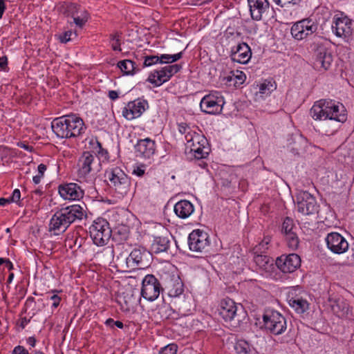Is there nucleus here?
<instances>
[{
    "label": "nucleus",
    "mask_w": 354,
    "mask_h": 354,
    "mask_svg": "<svg viewBox=\"0 0 354 354\" xmlns=\"http://www.w3.org/2000/svg\"><path fill=\"white\" fill-rule=\"evenodd\" d=\"M317 26L311 20L304 19L295 23L291 27V35L297 40H302L313 35Z\"/></svg>",
    "instance_id": "f8f14e48"
},
{
    "label": "nucleus",
    "mask_w": 354,
    "mask_h": 354,
    "mask_svg": "<svg viewBox=\"0 0 354 354\" xmlns=\"http://www.w3.org/2000/svg\"><path fill=\"white\" fill-rule=\"evenodd\" d=\"M28 344L31 346L32 347H34L36 344V339L33 337H30L28 339Z\"/></svg>",
    "instance_id": "5fc2aeb1"
},
{
    "label": "nucleus",
    "mask_w": 354,
    "mask_h": 354,
    "mask_svg": "<svg viewBox=\"0 0 354 354\" xmlns=\"http://www.w3.org/2000/svg\"><path fill=\"white\" fill-rule=\"evenodd\" d=\"M88 13L84 9L77 11L73 13V21L77 26L80 28L83 27L84 25L88 19Z\"/></svg>",
    "instance_id": "2f4dec72"
},
{
    "label": "nucleus",
    "mask_w": 354,
    "mask_h": 354,
    "mask_svg": "<svg viewBox=\"0 0 354 354\" xmlns=\"http://www.w3.org/2000/svg\"><path fill=\"white\" fill-rule=\"evenodd\" d=\"M177 348L176 344H170L162 348L159 352V354H176Z\"/></svg>",
    "instance_id": "ea45409f"
},
{
    "label": "nucleus",
    "mask_w": 354,
    "mask_h": 354,
    "mask_svg": "<svg viewBox=\"0 0 354 354\" xmlns=\"http://www.w3.org/2000/svg\"><path fill=\"white\" fill-rule=\"evenodd\" d=\"M109 97L112 100H116L118 97V92L115 91H110L109 92Z\"/></svg>",
    "instance_id": "864d4df0"
},
{
    "label": "nucleus",
    "mask_w": 354,
    "mask_h": 354,
    "mask_svg": "<svg viewBox=\"0 0 354 354\" xmlns=\"http://www.w3.org/2000/svg\"><path fill=\"white\" fill-rule=\"evenodd\" d=\"M72 35L71 31H66L59 37V41L62 43H66L71 40V36Z\"/></svg>",
    "instance_id": "37998d69"
},
{
    "label": "nucleus",
    "mask_w": 354,
    "mask_h": 354,
    "mask_svg": "<svg viewBox=\"0 0 354 354\" xmlns=\"http://www.w3.org/2000/svg\"><path fill=\"white\" fill-rule=\"evenodd\" d=\"M297 227L294 225L293 220L289 217H286L282 224V232L286 236L288 246L290 249L295 250L299 245V238L295 232Z\"/></svg>",
    "instance_id": "a211bd4d"
},
{
    "label": "nucleus",
    "mask_w": 354,
    "mask_h": 354,
    "mask_svg": "<svg viewBox=\"0 0 354 354\" xmlns=\"http://www.w3.org/2000/svg\"><path fill=\"white\" fill-rule=\"evenodd\" d=\"M181 68L178 64L166 66L160 70L154 71L151 73L147 78V81L156 86H160L163 83L169 80V79Z\"/></svg>",
    "instance_id": "1a4fd4ad"
},
{
    "label": "nucleus",
    "mask_w": 354,
    "mask_h": 354,
    "mask_svg": "<svg viewBox=\"0 0 354 354\" xmlns=\"http://www.w3.org/2000/svg\"><path fill=\"white\" fill-rule=\"evenodd\" d=\"M8 65V59L6 57H2L0 58V68L5 70Z\"/></svg>",
    "instance_id": "8fccbe9b"
},
{
    "label": "nucleus",
    "mask_w": 354,
    "mask_h": 354,
    "mask_svg": "<svg viewBox=\"0 0 354 354\" xmlns=\"http://www.w3.org/2000/svg\"><path fill=\"white\" fill-rule=\"evenodd\" d=\"M90 143L94 145L93 149H95V152L100 153V150L102 149L101 144L97 140H92L90 142Z\"/></svg>",
    "instance_id": "09e8293b"
},
{
    "label": "nucleus",
    "mask_w": 354,
    "mask_h": 354,
    "mask_svg": "<svg viewBox=\"0 0 354 354\" xmlns=\"http://www.w3.org/2000/svg\"><path fill=\"white\" fill-rule=\"evenodd\" d=\"M269 240H266V241H263L260 244H259V247L262 246L263 247L264 245H267L268 243H269Z\"/></svg>",
    "instance_id": "680f3d73"
},
{
    "label": "nucleus",
    "mask_w": 354,
    "mask_h": 354,
    "mask_svg": "<svg viewBox=\"0 0 354 354\" xmlns=\"http://www.w3.org/2000/svg\"><path fill=\"white\" fill-rule=\"evenodd\" d=\"M184 133H186V150H189V152L197 159L205 158L209 151L207 139L201 133L195 131L186 132L185 128Z\"/></svg>",
    "instance_id": "20e7f679"
},
{
    "label": "nucleus",
    "mask_w": 354,
    "mask_h": 354,
    "mask_svg": "<svg viewBox=\"0 0 354 354\" xmlns=\"http://www.w3.org/2000/svg\"><path fill=\"white\" fill-rule=\"evenodd\" d=\"M148 108L146 100H134L129 102L122 109V115L128 120L139 118Z\"/></svg>",
    "instance_id": "f3484780"
},
{
    "label": "nucleus",
    "mask_w": 354,
    "mask_h": 354,
    "mask_svg": "<svg viewBox=\"0 0 354 354\" xmlns=\"http://www.w3.org/2000/svg\"><path fill=\"white\" fill-rule=\"evenodd\" d=\"M21 147L26 150H29V148H30L28 145H26L25 144H21Z\"/></svg>",
    "instance_id": "0e129e2a"
},
{
    "label": "nucleus",
    "mask_w": 354,
    "mask_h": 354,
    "mask_svg": "<svg viewBox=\"0 0 354 354\" xmlns=\"http://www.w3.org/2000/svg\"><path fill=\"white\" fill-rule=\"evenodd\" d=\"M264 327L270 333L279 335L287 328L285 317L277 311H268L263 316Z\"/></svg>",
    "instance_id": "0eeeda50"
},
{
    "label": "nucleus",
    "mask_w": 354,
    "mask_h": 354,
    "mask_svg": "<svg viewBox=\"0 0 354 354\" xmlns=\"http://www.w3.org/2000/svg\"><path fill=\"white\" fill-rule=\"evenodd\" d=\"M252 57L250 46L246 43L239 44L235 50L231 54V59L233 62L239 64H247Z\"/></svg>",
    "instance_id": "b1692460"
},
{
    "label": "nucleus",
    "mask_w": 354,
    "mask_h": 354,
    "mask_svg": "<svg viewBox=\"0 0 354 354\" xmlns=\"http://www.w3.org/2000/svg\"><path fill=\"white\" fill-rule=\"evenodd\" d=\"M352 21L346 17L335 18L332 28L337 37H347L352 33Z\"/></svg>",
    "instance_id": "5701e85b"
},
{
    "label": "nucleus",
    "mask_w": 354,
    "mask_h": 354,
    "mask_svg": "<svg viewBox=\"0 0 354 354\" xmlns=\"http://www.w3.org/2000/svg\"><path fill=\"white\" fill-rule=\"evenodd\" d=\"M333 62V57L328 50L324 46H319L315 51L313 66L317 71H326Z\"/></svg>",
    "instance_id": "2eb2a0df"
},
{
    "label": "nucleus",
    "mask_w": 354,
    "mask_h": 354,
    "mask_svg": "<svg viewBox=\"0 0 354 354\" xmlns=\"http://www.w3.org/2000/svg\"><path fill=\"white\" fill-rule=\"evenodd\" d=\"M6 259L0 258V266L5 263Z\"/></svg>",
    "instance_id": "338daca9"
},
{
    "label": "nucleus",
    "mask_w": 354,
    "mask_h": 354,
    "mask_svg": "<svg viewBox=\"0 0 354 354\" xmlns=\"http://www.w3.org/2000/svg\"><path fill=\"white\" fill-rule=\"evenodd\" d=\"M120 35L115 32L111 35V45L112 49L115 51H121L120 48Z\"/></svg>",
    "instance_id": "58836bf2"
},
{
    "label": "nucleus",
    "mask_w": 354,
    "mask_h": 354,
    "mask_svg": "<svg viewBox=\"0 0 354 354\" xmlns=\"http://www.w3.org/2000/svg\"><path fill=\"white\" fill-rule=\"evenodd\" d=\"M30 319H27L26 317H20L17 322V324L21 328H24L30 322Z\"/></svg>",
    "instance_id": "c03bdc74"
},
{
    "label": "nucleus",
    "mask_w": 354,
    "mask_h": 354,
    "mask_svg": "<svg viewBox=\"0 0 354 354\" xmlns=\"http://www.w3.org/2000/svg\"><path fill=\"white\" fill-rule=\"evenodd\" d=\"M12 354H28V352L23 346H18L15 348Z\"/></svg>",
    "instance_id": "a18cd8bd"
},
{
    "label": "nucleus",
    "mask_w": 354,
    "mask_h": 354,
    "mask_svg": "<svg viewBox=\"0 0 354 354\" xmlns=\"http://www.w3.org/2000/svg\"><path fill=\"white\" fill-rule=\"evenodd\" d=\"M224 104V98L221 94L218 91H212L202 98L200 107L203 112L215 115L222 111Z\"/></svg>",
    "instance_id": "6e6552de"
},
{
    "label": "nucleus",
    "mask_w": 354,
    "mask_h": 354,
    "mask_svg": "<svg viewBox=\"0 0 354 354\" xmlns=\"http://www.w3.org/2000/svg\"><path fill=\"white\" fill-rule=\"evenodd\" d=\"M329 302L333 312L337 317H345L348 315L350 312L349 304L343 297L330 298Z\"/></svg>",
    "instance_id": "a878e982"
},
{
    "label": "nucleus",
    "mask_w": 354,
    "mask_h": 354,
    "mask_svg": "<svg viewBox=\"0 0 354 354\" xmlns=\"http://www.w3.org/2000/svg\"><path fill=\"white\" fill-rule=\"evenodd\" d=\"M141 295L148 301H154L160 295L161 286L158 280L152 274H148L142 279Z\"/></svg>",
    "instance_id": "9b49d317"
},
{
    "label": "nucleus",
    "mask_w": 354,
    "mask_h": 354,
    "mask_svg": "<svg viewBox=\"0 0 354 354\" xmlns=\"http://www.w3.org/2000/svg\"><path fill=\"white\" fill-rule=\"evenodd\" d=\"M89 233L93 243L97 246L106 245L111 236L109 223L102 218L94 221L89 228Z\"/></svg>",
    "instance_id": "423d86ee"
},
{
    "label": "nucleus",
    "mask_w": 354,
    "mask_h": 354,
    "mask_svg": "<svg viewBox=\"0 0 354 354\" xmlns=\"http://www.w3.org/2000/svg\"><path fill=\"white\" fill-rule=\"evenodd\" d=\"M6 7L4 0H0V19L2 18Z\"/></svg>",
    "instance_id": "3c124183"
},
{
    "label": "nucleus",
    "mask_w": 354,
    "mask_h": 354,
    "mask_svg": "<svg viewBox=\"0 0 354 354\" xmlns=\"http://www.w3.org/2000/svg\"><path fill=\"white\" fill-rule=\"evenodd\" d=\"M20 198H21V192L19 191V189H15L13 192H12V194L11 196V197H10V202L12 203H17L20 200Z\"/></svg>",
    "instance_id": "79ce46f5"
},
{
    "label": "nucleus",
    "mask_w": 354,
    "mask_h": 354,
    "mask_svg": "<svg viewBox=\"0 0 354 354\" xmlns=\"http://www.w3.org/2000/svg\"><path fill=\"white\" fill-rule=\"evenodd\" d=\"M13 277H14V274H13L12 273H11V274L9 275V277H8V281L9 282H10V281H12V279Z\"/></svg>",
    "instance_id": "69168bd1"
},
{
    "label": "nucleus",
    "mask_w": 354,
    "mask_h": 354,
    "mask_svg": "<svg viewBox=\"0 0 354 354\" xmlns=\"http://www.w3.org/2000/svg\"><path fill=\"white\" fill-rule=\"evenodd\" d=\"M118 66L126 75L133 74L135 70V63L129 59L119 62Z\"/></svg>",
    "instance_id": "473e14b6"
},
{
    "label": "nucleus",
    "mask_w": 354,
    "mask_h": 354,
    "mask_svg": "<svg viewBox=\"0 0 354 354\" xmlns=\"http://www.w3.org/2000/svg\"><path fill=\"white\" fill-rule=\"evenodd\" d=\"M301 0H273L278 6L283 8H290V6H299Z\"/></svg>",
    "instance_id": "4c0bfd02"
},
{
    "label": "nucleus",
    "mask_w": 354,
    "mask_h": 354,
    "mask_svg": "<svg viewBox=\"0 0 354 354\" xmlns=\"http://www.w3.org/2000/svg\"><path fill=\"white\" fill-rule=\"evenodd\" d=\"M160 63L159 56L151 55L146 56L143 63L144 66H151L153 64Z\"/></svg>",
    "instance_id": "a19ab883"
},
{
    "label": "nucleus",
    "mask_w": 354,
    "mask_h": 354,
    "mask_svg": "<svg viewBox=\"0 0 354 354\" xmlns=\"http://www.w3.org/2000/svg\"><path fill=\"white\" fill-rule=\"evenodd\" d=\"M337 128V125H335L334 127H333L332 129L331 130H326V132H330V133H333V131H335V129Z\"/></svg>",
    "instance_id": "e2e57ef3"
},
{
    "label": "nucleus",
    "mask_w": 354,
    "mask_h": 354,
    "mask_svg": "<svg viewBox=\"0 0 354 354\" xmlns=\"http://www.w3.org/2000/svg\"><path fill=\"white\" fill-rule=\"evenodd\" d=\"M117 326L119 328H123V323L120 321H114V326Z\"/></svg>",
    "instance_id": "052dcab7"
},
{
    "label": "nucleus",
    "mask_w": 354,
    "mask_h": 354,
    "mask_svg": "<svg viewBox=\"0 0 354 354\" xmlns=\"http://www.w3.org/2000/svg\"><path fill=\"white\" fill-rule=\"evenodd\" d=\"M327 248L335 254H343L348 249V243L346 239L337 232H330L325 239Z\"/></svg>",
    "instance_id": "4468645a"
},
{
    "label": "nucleus",
    "mask_w": 354,
    "mask_h": 354,
    "mask_svg": "<svg viewBox=\"0 0 354 354\" xmlns=\"http://www.w3.org/2000/svg\"><path fill=\"white\" fill-rule=\"evenodd\" d=\"M85 216L84 209L79 205H73L61 209L51 218L49 230L55 234L65 232L71 223L77 219L81 220Z\"/></svg>",
    "instance_id": "7ed1b4c3"
},
{
    "label": "nucleus",
    "mask_w": 354,
    "mask_h": 354,
    "mask_svg": "<svg viewBox=\"0 0 354 354\" xmlns=\"http://www.w3.org/2000/svg\"><path fill=\"white\" fill-rule=\"evenodd\" d=\"M252 18L254 20L259 21L262 15L266 12L270 6L268 0H248Z\"/></svg>",
    "instance_id": "393cba45"
},
{
    "label": "nucleus",
    "mask_w": 354,
    "mask_h": 354,
    "mask_svg": "<svg viewBox=\"0 0 354 354\" xmlns=\"http://www.w3.org/2000/svg\"><path fill=\"white\" fill-rule=\"evenodd\" d=\"M133 174L138 176H142L145 174V169L142 167H137L133 171Z\"/></svg>",
    "instance_id": "de8ad7c7"
},
{
    "label": "nucleus",
    "mask_w": 354,
    "mask_h": 354,
    "mask_svg": "<svg viewBox=\"0 0 354 354\" xmlns=\"http://www.w3.org/2000/svg\"><path fill=\"white\" fill-rule=\"evenodd\" d=\"M276 265L283 272L290 273L300 266L301 259L299 256L296 254L282 255L277 259Z\"/></svg>",
    "instance_id": "dca6fc26"
},
{
    "label": "nucleus",
    "mask_w": 354,
    "mask_h": 354,
    "mask_svg": "<svg viewBox=\"0 0 354 354\" xmlns=\"http://www.w3.org/2000/svg\"><path fill=\"white\" fill-rule=\"evenodd\" d=\"M183 53H178L174 55L162 54L159 56L160 63L161 64H169L176 62L182 57Z\"/></svg>",
    "instance_id": "c9c22d12"
},
{
    "label": "nucleus",
    "mask_w": 354,
    "mask_h": 354,
    "mask_svg": "<svg viewBox=\"0 0 354 354\" xmlns=\"http://www.w3.org/2000/svg\"><path fill=\"white\" fill-rule=\"evenodd\" d=\"M156 142L150 138L139 140L135 146L137 156L144 158H150L156 152Z\"/></svg>",
    "instance_id": "4be33fe9"
},
{
    "label": "nucleus",
    "mask_w": 354,
    "mask_h": 354,
    "mask_svg": "<svg viewBox=\"0 0 354 354\" xmlns=\"http://www.w3.org/2000/svg\"><path fill=\"white\" fill-rule=\"evenodd\" d=\"M297 209L304 215L313 214L318 211L315 197L308 192H301L297 196Z\"/></svg>",
    "instance_id": "ddd939ff"
},
{
    "label": "nucleus",
    "mask_w": 354,
    "mask_h": 354,
    "mask_svg": "<svg viewBox=\"0 0 354 354\" xmlns=\"http://www.w3.org/2000/svg\"><path fill=\"white\" fill-rule=\"evenodd\" d=\"M169 234L168 232L162 228V232L160 236L154 237L151 244V250L155 253L166 252L170 245Z\"/></svg>",
    "instance_id": "bb28decb"
},
{
    "label": "nucleus",
    "mask_w": 354,
    "mask_h": 354,
    "mask_svg": "<svg viewBox=\"0 0 354 354\" xmlns=\"http://www.w3.org/2000/svg\"><path fill=\"white\" fill-rule=\"evenodd\" d=\"M51 128L57 137L71 138L80 136L86 129L82 118L75 115H68L53 120Z\"/></svg>",
    "instance_id": "f03ea898"
},
{
    "label": "nucleus",
    "mask_w": 354,
    "mask_h": 354,
    "mask_svg": "<svg viewBox=\"0 0 354 354\" xmlns=\"http://www.w3.org/2000/svg\"><path fill=\"white\" fill-rule=\"evenodd\" d=\"M246 79V76L242 71H236V72H232V75L227 77L228 81H234V85L242 84Z\"/></svg>",
    "instance_id": "f704fd0d"
},
{
    "label": "nucleus",
    "mask_w": 354,
    "mask_h": 354,
    "mask_svg": "<svg viewBox=\"0 0 354 354\" xmlns=\"http://www.w3.org/2000/svg\"><path fill=\"white\" fill-rule=\"evenodd\" d=\"M35 354H44V353L42 352H41V351H36L35 353Z\"/></svg>",
    "instance_id": "774afa93"
},
{
    "label": "nucleus",
    "mask_w": 354,
    "mask_h": 354,
    "mask_svg": "<svg viewBox=\"0 0 354 354\" xmlns=\"http://www.w3.org/2000/svg\"><path fill=\"white\" fill-rule=\"evenodd\" d=\"M237 354H248L250 351V347L248 343L243 339L238 340L234 346Z\"/></svg>",
    "instance_id": "72a5a7b5"
},
{
    "label": "nucleus",
    "mask_w": 354,
    "mask_h": 354,
    "mask_svg": "<svg viewBox=\"0 0 354 354\" xmlns=\"http://www.w3.org/2000/svg\"><path fill=\"white\" fill-rule=\"evenodd\" d=\"M254 261L259 269L265 272H270L273 268V259L268 256L257 254L254 257Z\"/></svg>",
    "instance_id": "c756f323"
},
{
    "label": "nucleus",
    "mask_w": 354,
    "mask_h": 354,
    "mask_svg": "<svg viewBox=\"0 0 354 354\" xmlns=\"http://www.w3.org/2000/svg\"><path fill=\"white\" fill-rule=\"evenodd\" d=\"M60 196L65 200H80L84 196V191L76 183H68L59 187Z\"/></svg>",
    "instance_id": "412c9836"
},
{
    "label": "nucleus",
    "mask_w": 354,
    "mask_h": 354,
    "mask_svg": "<svg viewBox=\"0 0 354 354\" xmlns=\"http://www.w3.org/2000/svg\"><path fill=\"white\" fill-rule=\"evenodd\" d=\"M11 203L10 201V198H0V205H5L7 203Z\"/></svg>",
    "instance_id": "4d7b16f0"
},
{
    "label": "nucleus",
    "mask_w": 354,
    "mask_h": 354,
    "mask_svg": "<svg viewBox=\"0 0 354 354\" xmlns=\"http://www.w3.org/2000/svg\"><path fill=\"white\" fill-rule=\"evenodd\" d=\"M194 211L193 204L187 200H181L174 205V212L180 218H187Z\"/></svg>",
    "instance_id": "cd10ccee"
},
{
    "label": "nucleus",
    "mask_w": 354,
    "mask_h": 354,
    "mask_svg": "<svg viewBox=\"0 0 354 354\" xmlns=\"http://www.w3.org/2000/svg\"><path fill=\"white\" fill-rule=\"evenodd\" d=\"M46 170V166L44 164H40L38 166V173L41 176H44L45 171Z\"/></svg>",
    "instance_id": "603ef678"
},
{
    "label": "nucleus",
    "mask_w": 354,
    "mask_h": 354,
    "mask_svg": "<svg viewBox=\"0 0 354 354\" xmlns=\"http://www.w3.org/2000/svg\"><path fill=\"white\" fill-rule=\"evenodd\" d=\"M276 87L270 81L265 80L259 85V93L268 95Z\"/></svg>",
    "instance_id": "e433bc0d"
},
{
    "label": "nucleus",
    "mask_w": 354,
    "mask_h": 354,
    "mask_svg": "<svg viewBox=\"0 0 354 354\" xmlns=\"http://www.w3.org/2000/svg\"><path fill=\"white\" fill-rule=\"evenodd\" d=\"M289 304L297 313H303L308 308L307 301L301 298H291Z\"/></svg>",
    "instance_id": "7c9ffc66"
},
{
    "label": "nucleus",
    "mask_w": 354,
    "mask_h": 354,
    "mask_svg": "<svg viewBox=\"0 0 354 354\" xmlns=\"http://www.w3.org/2000/svg\"><path fill=\"white\" fill-rule=\"evenodd\" d=\"M105 177L110 181L111 187L120 196H124L130 192L131 180L120 167L107 169Z\"/></svg>",
    "instance_id": "39448f33"
},
{
    "label": "nucleus",
    "mask_w": 354,
    "mask_h": 354,
    "mask_svg": "<svg viewBox=\"0 0 354 354\" xmlns=\"http://www.w3.org/2000/svg\"><path fill=\"white\" fill-rule=\"evenodd\" d=\"M105 324H106L107 326H110V327H111V328H113V327H114V320H113V319H111V318L108 319L106 321Z\"/></svg>",
    "instance_id": "13d9d810"
},
{
    "label": "nucleus",
    "mask_w": 354,
    "mask_h": 354,
    "mask_svg": "<svg viewBox=\"0 0 354 354\" xmlns=\"http://www.w3.org/2000/svg\"><path fill=\"white\" fill-rule=\"evenodd\" d=\"M148 253L141 249H134L128 257L121 255L118 257V265L122 269H133L136 266H144V258Z\"/></svg>",
    "instance_id": "9d476101"
},
{
    "label": "nucleus",
    "mask_w": 354,
    "mask_h": 354,
    "mask_svg": "<svg viewBox=\"0 0 354 354\" xmlns=\"http://www.w3.org/2000/svg\"><path fill=\"white\" fill-rule=\"evenodd\" d=\"M238 306L230 298H225L220 302L218 311L219 315L226 322L234 321L237 316Z\"/></svg>",
    "instance_id": "aec40b11"
},
{
    "label": "nucleus",
    "mask_w": 354,
    "mask_h": 354,
    "mask_svg": "<svg viewBox=\"0 0 354 354\" xmlns=\"http://www.w3.org/2000/svg\"><path fill=\"white\" fill-rule=\"evenodd\" d=\"M43 176H41V175L38 174L37 176H35L32 178V180L33 182L35 183V184H39L41 181V178H42Z\"/></svg>",
    "instance_id": "6e6d98bb"
},
{
    "label": "nucleus",
    "mask_w": 354,
    "mask_h": 354,
    "mask_svg": "<svg viewBox=\"0 0 354 354\" xmlns=\"http://www.w3.org/2000/svg\"><path fill=\"white\" fill-rule=\"evenodd\" d=\"M5 264H6V266L9 269V270H12L13 268V265L12 263H11V261L8 259H6V261H5Z\"/></svg>",
    "instance_id": "bf43d9fd"
},
{
    "label": "nucleus",
    "mask_w": 354,
    "mask_h": 354,
    "mask_svg": "<svg viewBox=\"0 0 354 354\" xmlns=\"http://www.w3.org/2000/svg\"><path fill=\"white\" fill-rule=\"evenodd\" d=\"M50 300L53 301L52 305L53 307L57 308L60 302V297L57 295H53L50 297Z\"/></svg>",
    "instance_id": "49530a36"
},
{
    "label": "nucleus",
    "mask_w": 354,
    "mask_h": 354,
    "mask_svg": "<svg viewBox=\"0 0 354 354\" xmlns=\"http://www.w3.org/2000/svg\"><path fill=\"white\" fill-rule=\"evenodd\" d=\"M94 156L89 152L85 151L79 160V174L81 176H86L91 171V164L93 162Z\"/></svg>",
    "instance_id": "c85d7f7f"
},
{
    "label": "nucleus",
    "mask_w": 354,
    "mask_h": 354,
    "mask_svg": "<svg viewBox=\"0 0 354 354\" xmlns=\"http://www.w3.org/2000/svg\"><path fill=\"white\" fill-rule=\"evenodd\" d=\"M189 249L194 252H202L209 245L208 235L200 230H194L189 235Z\"/></svg>",
    "instance_id": "6ab92c4d"
},
{
    "label": "nucleus",
    "mask_w": 354,
    "mask_h": 354,
    "mask_svg": "<svg viewBox=\"0 0 354 354\" xmlns=\"http://www.w3.org/2000/svg\"><path fill=\"white\" fill-rule=\"evenodd\" d=\"M342 104H336L333 101L321 100L316 102L310 109L311 117L315 120H329L344 122L346 113Z\"/></svg>",
    "instance_id": "f257e3e1"
}]
</instances>
